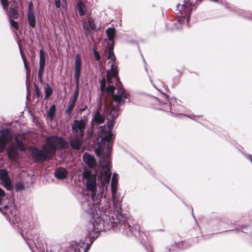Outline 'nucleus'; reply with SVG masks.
<instances>
[{"instance_id": "obj_35", "label": "nucleus", "mask_w": 252, "mask_h": 252, "mask_svg": "<svg viewBox=\"0 0 252 252\" xmlns=\"http://www.w3.org/2000/svg\"><path fill=\"white\" fill-rule=\"evenodd\" d=\"M33 4L32 1H30L28 4V13L33 12H32Z\"/></svg>"}, {"instance_id": "obj_27", "label": "nucleus", "mask_w": 252, "mask_h": 252, "mask_svg": "<svg viewBox=\"0 0 252 252\" xmlns=\"http://www.w3.org/2000/svg\"><path fill=\"white\" fill-rule=\"evenodd\" d=\"M88 24L91 29L94 31H97V26L95 24L94 20L91 17L88 18Z\"/></svg>"}, {"instance_id": "obj_2", "label": "nucleus", "mask_w": 252, "mask_h": 252, "mask_svg": "<svg viewBox=\"0 0 252 252\" xmlns=\"http://www.w3.org/2000/svg\"><path fill=\"white\" fill-rule=\"evenodd\" d=\"M111 228H113L115 231L119 230L127 236H136L139 233V226L137 225L133 227L127 225V228H126V225H119L108 219V216H102L88 224V233L84 241L81 240L79 243L77 241L72 242L70 245L71 251L74 252H86L101 231H106Z\"/></svg>"}, {"instance_id": "obj_29", "label": "nucleus", "mask_w": 252, "mask_h": 252, "mask_svg": "<svg viewBox=\"0 0 252 252\" xmlns=\"http://www.w3.org/2000/svg\"><path fill=\"white\" fill-rule=\"evenodd\" d=\"M16 142L17 144V147L19 149V150L22 152L26 151V148L23 143L20 141L18 139L16 140Z\"/></svg>"}, {"instance_id": "obj_19", "label": "nucleus", "mask_w": 252, "mask_h": 252, "mask_svg": "<svg viewBox=\"0 0 252 252\" xmlns=\"http://www.w3.org/2000/svg\"><path fill=\"white\" fill-rule=\"evenodd\" d=\"M27 20L30 27L32 28H35L36 25V21L35 15L33 12L27 13Z\"/></svg>"}, {"instance_id": "obj_5", "label": "nucleus", "mask_w": 252, "mask_h": 252, "mask_svg": "<svg viewBox=\"0 0 252 252\" xmlns=\"http://www.w3.org/2000/svg\"><path fill=\"white\" fill-rule=\"evenodd\" d=\"M118 178L119 175L117 173H114L113 174L111 187L114 210H111L109 212V216H108V219L112 220L113 222L118 224L119 225H126V228H127V225L130 224L129 223L125 222L126 217L125 215L121 213V201L117 199L115 195L117 189Z\"/></svg>"}, {"instance_id": "obj_20", "label": "nucleus", "mask_w": 252, "mask_h": 252, "mask_svg": "<svg viewBox=\"0 0 252 252\" xmlns=\"http://www.w3.org/2000/svg\"><path fill=\"white\" fill-rule=\"evenodd\" d=\"M56 107L55 105L53 104L51 106L47 111V115L50 121H52L54 118Z\"/></svg>"}, {"instance_id": "obj_37", "label": "nucleus", "mask_w": 252, "mask_h": 252, "mask_svg": "<svg viewBox=\"0 0 252 252\" xmlns=\"http://www.w3.org/2000/svg\"><path fill=\"white\" fill-rule=\"evenodd\" d=\"M55 3L57 8H59L61 6L60 0H54Z\"/></svg>"}, {"instance_id": "obj_38", "label": "nucleus", "mask_w": 252, "mask_h": 252, "mask_svg": "<svg viewBox=\"0 0 252 252\" xmlns=\"http://www.w3.org/2000/svg\"><path fill=\"white\" fill-rule=\"evenodd\" d=\"M35 91H36V95H37V96H38L39 95V90L38 89V88L37 86H35Z\"/></svg>"}, {"instance_id": "obj_42", "label": "nucleus", "mask_w": 252, "mask_h": 252, "mask_svg": "<svg viewBox=\"0 0 252 252\" xmlns=\"http://www.w3.org/2000/svg\"><path fill=\"white\" fill-rule=\"evenodd\" d=\"M192 214H193V211L192 209Z\"/></svg>"}, {"instance_id": "obj_17", "label": "nucleus", "mask_w": 252, "mask_h": 252, "mask_svg": "<svg viewBox=\"0 0 252 252\" xmlns=\"http://www.w3.org/2000/svg\"><path fill=\"white\" fill-rule=\"evenodd\" d=\"M104 116L103 115L101 114L98 111H96L94 114L92 121L97 126L100 124L104 123Z\"/></svg>"}, {"instance_id": "obj_26", "label": "nucleus", "mask_w": 252, "mask_h": 252, "mask_svg": "<svg viewBox=\"0 0 252 252\" xmlns=\"http://www.w3.org/2000/svg\"><path fill=\"white\" fill-rule=\"evenodd\" d=\"M82 27L83 29L84 30V34L86 36L88 37L89 35H91L92 32L90 28H89L86 22H83L82 23Z\"/></svg>"}, {"instance_id": "obj_41", "label": "nucleus", "mask_w": 252, "mask_h": 252, "mask_svg": "<svg viewBox=\"0 0 252 252\" xmlns=\"http://www.w3.org/2000/svg\"><path fill=\"white\" fill-rule=\"evenodd\" d=\"M155 99H156L157 100H158V98H157V97H155Z\"/></svg>"}, {"instance_id": "obj_28", "label": "nucleus", "mask_w": 252, "mask_h": 252, "mask_svg": "<svg viewBox=\"0 0 252 252\" xmlns=\"http://www.w3.org/2000/svg\"><path fill=\"white\" fill-rule=\"evenodd\" d=\"M53 92L52 89L50 87L49 84H46V86L45 87V98L48 99L50 95L52 94Z\"/></svg>"}, {"instance_id": "obj_18", "label": "nucleus", "mask_w": 252, "mask_h": 252, "mask_svg": "<svg viewBox=\"0 0 252 252\" xmlns=\"http://www.w3.org/2000/svg\"><path fill=\"white\" fill-rule=\"evenodd\" d=\"M7 154L8 158L13 160L18 156V152L16 148L13 146H10L7 149Z\"/></svg>"}, {"instance_id": "obj_12", "label": "nucleus", "mask_w": 252, "mask_h": 252, "mask_svg": "<svg viewBox=\"0 0 252 252\" xmlns=\"http://www.w3.org/2000/svg\"><path fill=\"white\" fill-rule=\"evenodd\" d=\"M82 68V61L79 54L75 56L74 66V77L76 82H79Z\"/></svg>"}, {"instance_id": "obj_9", "label": "nucleus", "mask_w": 252, "mask_h": 252, "mask_svg": "<svg viewBox=\"0 0 252 252\" xmlns=\"http://www.w3.org/2000/svg\"><path fill=\"white\" fill-rule=\"evenodd\" d=\"M86 127V122L84 120H75L72 125L73 133L75 136L83 137Z\"/></svg>"}, {"instance_id": "obj_30", "label": "nucleus", "mask_w": 252, "mask_h": 252, "mask_svg": "<svg viewBox=\"0 0 252 252\" xmlns=\"http://www.w3.org/2000/svg\"><path fill=\"white\" fill-rule=\"evenodd\" d=\"M21 56H22V59H23V63H24V67H25V68L26 69V75H27V77L28 78L29 76V74H30V71H31V69L29 67L27 63V62H26V61L25 59V57L24 56L21 54Z\"/></svg>"}, {"instance_id": "obj_23", "label": "nucleus", "mask_w": 252, "mask_h": 252, "mask_svg": "<svg viewBox=\"0 0 252 252\" xmlns=\"http://www.w3.org/2000/svg\"><path fill=\"white\" fill-rule=\"evenodd\" d=\"M116 30L114 28H109L106 31V34L109 40H112L114 38Z\"/></svg>"}, {"instance_id": "obj_36", "label": "nucleus", "mask_w": 252, "mask_h": 252, "mask_svg": "<svg viewBox=\"0 0 252 252\" xmlns=\"http://www.w3.org/2000/svg\"><path fill=\"white\" fill-rule=\"evenodd\" d=\"M17 190H23L24 189V186L22 184H19L16 186Z\"/></svg>"}, {"instance_id": "obj_8", "label": "nucleus", "mask_w": 252, "mask_h": 252, "mask_svg": "<svg viewBox=\"0 0 252 252\" xmlns=\"http://www.w3.org/2000/svg\"><path fill=\"white\" fill-rule=\"evenodd\" d=\"M12 138V135L9 129H2L0 132V152L4 151L7 144Z\"/></svg>"}, {"instance_id": "obj_1", "label": "nucleus", "mask_w": 252, "mask_h": 252, "mask_svg": "<svg viewBox=\"0 0 252 252\" xmlns=\"http://www.w3.org/2000/svg\"><path fill=\"white\" fill-rule=\"evenodd\" d=\"M107 58L111 60L108 62L111 69L107 71V82L108 86L106 88V82L105 78H103L100 81V90L103 92L106 89L108 94H113V100L107 117L115 120L119 114V106L125 103V100L128 98V94L122 87L118 76V67L115 63L116 58L112 47H109Z\"/></svg>"}, {"instance_id": "obj_40", "label": "nucleus", "mask_w": 252, "mask_h": 252, "mask_svg": "<svg viewBox=\"0 0 252 252\" xmlns=\"http://www.w3.org/2000/svg\"><path fill=\"white\" fill-rule=\"evenodd\" d=\"M41 252H44V251H43ZM46 252H52V251H51L49 252V251H47Z\"/></svg>"}, {"instance_id": "obj_4", "label": "nucleus", "mask_w": 252, "mask_h": 252, "mask_svg": "<svg viewBox=\"0 0 252 252\" xmlns=\"http://www.w3.org/2000/svg\"><path fill=\"white\" fill-rule=\"evenodd\" d=\"M83 179L86 181V187L88 191L87 194L84 193L81 200V205L83 209L90 214L93 218L101 217L102 216H107L106 209H109L108 206L103 211L100 209L101 196L96 195V177L90 170H85L82 173Z\"/></svg>"}, {"instance_id": "obj_11", "label": "nucleus", "mask_w": 252, "mask_h": 252, "mask_svg": "<svg viewBox=\"0 0 252 252\" xmlns=\"http://www.w3.org/2000/svg\"><path fill=\"white\" fill-rule=\"evenodd\" d=\"M39 67L38 72V78L39 81L42 83V76L43 75L45 64V55L44 51L42 50L39 51Z\"/></svg>"}, {"instance_id": "obj_33", "label": "nucleus", "mask_w": 252, "mask_h": 252, "mask_svg": "<svg viewBox=\"0 0 252 252\" xmlns=\"http://www.w3.org/2000/svg\"><path fill=\"white\" fill-rule=\"evenodd\" d=\"M5 197L4 191L0 188V205H1L2 200Z\"/></svg>"}, {"instance_id": "obj_25", "label": "nucleus", "mask_w": 252, "mask_h": 252, "mask_svg": "<svg viewBox=\"0 0 252 252\" xmlns=\"http://www.w3.org/2000/svg\"><path fill=\"white\" fill-rule=\"evenodd\" d=\"M79 82H76V87L73 95V97L71 99V100L73 101L76 102L78 99V95H79Z\"/></svg>"}, {"instance_id": "obj_22", "label": "nucleus", "mask_w": 252, "mask_h": 252, "mask_svg": "<svg viewBox=\"0 0 252 252\" xmlns=\"http://www.w3.org/2000/svg\"><path fill=\"white\" fill-rule=\"evenodd\" d=\"M77 6L79 15L81 16H84L85 14L86 11L84 4L81 0H79Z\"/></svg>"}, {"instance_id": "obj_15", "label": "nucleus", "mask_w": 252, "mask_h": 252, "mask_svg": "<svg viewBox=\"0 0 252 252\" xmlns=\"http://www.w3.org/2000/svg\"><path fill=\"white\" fill-rule=\"evenodd\" d=\"M68 172L66 169L60 167L57 168L55 171V176L58 179L63 180L66 178Z\"/></svg>"}, {"instance_id": "obj_24", "label": "nucleus", "mask_w": 252, "mask_h": 252, "mask_svg": "<svg viewBox=\"0 0 252 252\" xmlns=\"http://www.w3.org/2000/svg\"><path fill=\"white\" fill-rule=\"evenodd\" d=\"M76 102L73 101V100H70V101L69 102L68 105L65 111V113L66 115H67L68 116H70L71 115L75 105Z\"/></svg>"}, {"instance_id": "obj_10", "label": "nucleus", "mask_w": 252, "mask_h": 252, "mask_svg": "<svg viewBox=\"0 0 252 252\" xmlns=\"http://www.w3.org/2000/svg\"><path fill=\"white\" fill-rule=\"evenodd\" d=\"M193 5L189 2L187 1L184 4H182L179 11L180 12V15L179 17L185 18L187 17V22L189 23L190 14L192 9Z\"/></svg>"}, {"instance_id": "obj_39", "label": "nucleus", "mask_w": 252, "mask_h": 252, "mask_svg": "<svg viewBox=\"0 0 252 252\" xmlns=\"http://www.w3.org/2000/svg\"><path fill=\"white\" fill-rule=\"evenodd\" d=\"M3 208H4V209H8V205H4L3 206Z\"/></svg>"}, {"instance_id": "obj_6", "label": "nucleus", "mask_w": 252, "mask_h": 252, "mask_svg": "<svg viewBox=\"0 0 252 252\" xmlns=\"http://www.w3.org/2000/svg\"><path fill=\"white\" fill-rule=\"evenodd\" d=\"M44 146L47 148L48 151H50L52 154L55 153L56 148H67L68 143L62 137L52 135L46 138V144Z\"/></svg>"}, {"instance_id": "obj_14", "label": "nucleus", "mask_w": 252, "mask_h": 252, "mask_svg": "<svg viewBox=\"0 0 252 252\" xmlns=\"http://www.w3.org/2000/svg\"><path fill=\"white\" fill-rule=\"evenodd\" d=\"M83 160L84 162L90 168H93L96 165V161L94 156L86 153L84 154Z\"/></svg>"}, {"instance_id": "obj_21", "label": "nucleus", "mask_w": 252, "mask_h": 252, "mask_svg": "<svg viewBox=\"0 0 252 252\" xmlns=\"http://www.w3.org/2000/svg\"><path fill=\"white\" fill-rule=\"evenodd\" d=\"M9 16L14 19H17L19 17L17 6L15 5L13 7H10Z\"/></svg>"}, {"instance_id": "obj_7", "label": "nucleus", "mask_w": 252, "mask_h": 252, "mask_svg": "<svg viewBox=\"0 0 252 252\" xmlns=\"http://www.w3.org/2000/svg\"><path fill=\"white\" fill-rule=\"evenodd\" d=\"M32 155L36 159L37 162L44 161L52 155L50 151H48L47 148L44 145L42 150L34 148L32 150Z\"/></svg>"}, {"instance_id": "obj_32", "label": "nucleus", "mask_w": 252, "mask_h": 252, "mask_svg": "<svg viewBox=\"0 0 252 252\" xmlns=\"http://www.w3.org/2000/svg\"><path fill=\"white\" fill-rule=\"evenodd\" d=\"M1 3L3 6V8L7 10L8 9V0H1Z\"/></svg>"}, {"instance_id": "obj_3", "label": "nucleus", "mask_w": 252, "mask_h": 252, "mask_svg": "<svg viewBox=\"0 0 252 252\" xmlns=\"http://www.w3.org/2000/svg\"><path fill=\"white\" fill-rule=\"evenodd\" d=\"M107 125H104L103 126L100 127L98 134L102 141L97 144V147L95 150L96 155L101 156L100 164L102 168L105 169V171L101 172L99 175L102 184H108L111 174L110 168V154L112 147L111 140L113 135L111 131L114 125V120L109 117H107Z\"/></svg>"}, {"instance_id": "obj_34", "label": "nucleus", "mask_w": 252, "mask_h": 252, "mask_svg": "<svg viewBox=\"0 0 252 252\" xmlns=\"http://www.w3.org/2000/svg\"><path fill=\"white\" fill-rule=\"evenodd\" d=\"M94 55L96 60L99 61L100 59V56L98 52L94 51Z\"/></svg>"}, {"instance_id": "obj_13", "label": "nucleus", "mask_w": 252, "mask_h": 252, "mask_svg": "<svg viewBox=\"0 0 252 252\" xmlns=\"http://www.w3.org/2000/svg\"><path fill=\"white\" fill-rule=\"evenodd\" d=\"M0 180L3 183L7 189L9 190L11 189L12 186L8 177V172L6 169L0 170Z\"/></svg>"}, {"instance_id": "obj_16", "label": "nucleus", "mask_w": 252, "mask_h": 252, "mask_svg": "<svg viewBox=\"0 0 252 252\" xmlns=\"http://www.w3.org/2000/svg\"><path fill=\"white\" fill-rule=\"evenodd\" d=\"M83 137L76 136L70 140L71 147L75 150H79L81 146L82 139Z\"/></svg>"}, {"instance_id": "obj_31", "label": "nucleus", "mask_w": 252, "mask_h": 252, "mask_svg": "<svg viewBox=\"0 0 252 252\" xmlns=\"http://www.w3.org/2000/svg\"><path fill=\"white\" fill-rule=\"evenodd\" d=\"M10 22L11 26L13 28H14L16 30H18L19 29V25H18V22H17L12 19L10 20Z\"/></svg>"}]
</instances>
